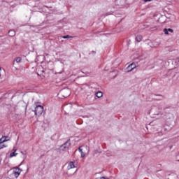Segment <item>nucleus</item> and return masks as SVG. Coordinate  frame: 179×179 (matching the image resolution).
Listing matches in <instances>:
<instances>
[{"label": "nucleus", "mask_w": 179, "mask_h": 179, "mask_svg": "<svg viewBox=\"0 0 179 179\" xmlns=\"http://www.w3.org/2000/svg\"><path fill=\"white\" fill-rule=\"evenodd\" d=\"M43 112H44V107H43L42 106L38 105L36 107L35 114L36 115H38V117H40V115H41Z\"/></svg>", "instance_id": "1"}, {"label": "nucleus", "mask_w": 179, "mask_h": 179, "mask_svg": "<svg viewBox=\"0 0 179 179\" xmlns=\"http://www.w3.org/2000/svg\"><path fill=\"white\" fill-rule=\"evenodd\" d=\"M60 94L66 99L71 96V90L69 88L63 89L60 91Z\"/></svg>", "instance_id": "2"}, {"label": "nucleus", "mask_w": 179, "mask_h": 179, "mask_svg": "<svg viewBox=\"0 0 179 179\" xmlns=\"http://www.w3.org/2000/svg\"><path fill=\"white\" fill-rule=\"evenodd\" d=\"M13 173L15 177V178H17L19 176H20V173H22V170L20 167H15L13 169Z\"/></svg>", "instance_id": "3"}, {"label": "nucleus", "mask_w": 179, "mask_h": 179, "mask_svg": "<svg viewBox=\"0 0 179 179\" xmlns=\"http://www.w3.org/2000/svg\"><path fill=\"white\" fill-rule=\"evenodd\" d=\"M69 146H71V141H68L61 145L60 149L62 150H66V149L69 148Z\"/></svg>", "instance_id": "4"}, {"label": "nucleus", "mask_w": 179, "mask_h": 179, "mask_svg": "<svg viewBox=\"0 0 179 179\" xmlns=\"http://www.w3.org/2000/svg\"><path fill=\"white\" fill-rule=\"evenodd\" d=\"M135 68H136V64L134 63H131L127 66V72H132V71H134Z\"/></svg>", "instance_id": "5"}, {"label": "nucleus", "mask_w": 179, "mask_h": 179, "mask_svg": "<svg viewBox=\"0 0 179 179\" xmlns=\"http://www.w3.org/2000/svg\"><path fill=\"white\" fill-rule=\"evenodd\" d=\"M76 166H75V162H70L67 166V170H72V169H75Z\"/></svg>", "instance_id": "6"}, {"label": "nucleus", "mask_w": 179, "mask_h": 179, "mask_svg": "<svg viewBox=\"0 0 179 179\" xmlns=\"http://www.w3.org/2000/svg\"><path fill=\"white\" fill-rule=\"evenodd\" d=\"M169 31H170V33H174V30H173V29L171 28H169V29H164V34H169Z\"/></svg>", "instance_id": "7"}, {"label": "nucleus", "mask_w": 179, "mask_h": 179, "mask_svg": "<svg viewBox=\"0 0 179 179\" xmlns=\"http://www.w3.org/2000/svg\"><path fill=\"white\" fill-rule=\"evenodd\" d=\"M8 34H9L10 37H13L15 36L16 32L13 30H10L8 32Z\"/></svg>", "instance_id": "8"}, {"label": "nucleus", "mask_w": 179, "mask_h": 179, "mask_svg": "<svg viewBox=\"0 0 179 179\" xmlns=\"http://www.w3.org/2000/svg\"><path fill=\"white\" fill-rule=\"evenodd\" d=\"M5 148H8V145H5L2 141H0V150L1 149H5Z\"/></svg>", "instance_id": "9"}, {"label": "nucleus", "mask_w": 179, "mask_h": 179, "mask_svg": "<svg viewBox=\"0 0 179 179\" xmlns=\"http://www.w3.org/2000/svg\"><path fill=\"white\" fill-rule=\"evenodd\" d=\"M13 152L10 154V157H15L17 156V153H16V150L13 149Z\"/></svg>", "instance_id": "10"}, {"label": "nucleus", "mask_w": 179, "mask_h": 179, "mask_svg": "<svg viewBox=\"0 0 179 179\" xmlns=\"http://www.w3.org/2000/svg\"><path fill=\"white\" fill-rule=\"evenodd\" d=\"M142 35H138L136 37V41H138V43H141V41H142Z\"/></svg>", "instance_id": "11"}, {"label": "nucleus", "mask_w": 179, "mask_h": 179, "mask_svg": "<svg viewBox=\"0 0 179 179\" xmlns=\"http://www.w3.org/2000/svg\"><path fill=\"white\" fill-rule=\"evenodd\" d=\"M96 96L98 97V99H100V97H103V92L99 91L96 93Z\"/></svg>", "instance_id": "12"}, {"label": "nucleus", "mask_w": 179, "mask_h": 179, "mask_svg": "<svg viewBox=\"0 0 179 179\" xmlns=\"http://www.w3.org/2000/svg\"><path fill=\"white\" fill-rule=\"evenodd\" d=\"M8 139H6V137H2L0 138V142H2L3 143H5V142H8Z\"/></svg>", "instance_id": "13"}, {"label": "nucleus", "mask_w": 179, "mask_h": 179, "mask_svg": "<svg viewBox=\"0 0 179 179\" xmlns=\"http://www.w3.org/2000/svg\"><path fill=\"white\" fill-rule=\"evenodd\" d=\"M78 150L81 154V157H85V152H83V151L82 150V148H79Z\"/></svg>", "instance_id": "14"}, {"label": "nucleus", "mask_w": 179, "mask_h": 179, "mask_svg": "<svg viewBox=\"0 0 179 179\" xmlns=\"http://www.w3.org/2000/svg\"><path fill=\"white\" fill-rule=\"evenodd\" d=\"M15 62H17V64H20V62H22V57H17L15 59Z\"/></svg>", "instance_id": "15"}, {"label": "nucleus", "mask_w": 179, "mask_h": 179, "mask_svg": "<svg viewBox=\"0 0 179 179\" xmlns=\"http://www.w3.org/2000/svg\"><path fill=\"white\" fill-rule=\"evenodd\" d=\"M62 38H72V36H71L69 35H66V36H62Z\"/></svg>", "instance_id": "16"}, {"label": "nucleus", "mask_w": 179, "mask_h": 179, "mask_svg": "<svg viewBox=\"0 0 179 179\" xmlns=\"http://www.w3.org/2000/svg\"><path fill=\"white\" fill-rule=\"evenodd\" d=\"M145 2H152V0H143Z\"/></svg>", "instance_id": "17"}, {"label": "nucleus", "mask_w": 179, "mask_h": 179, "mask_svg": "<svg viewBox=\"0 0 179 179\" xmlns=\"http://www.w3.org/2000/svg\"><path fill=\"white\" fill-rule=\"evenodd\" d=\"M99 179H108V178H107L106 177H101V178H99Z\"/></svg>", "instance_id": "18"}, {"label": "nucleus", "mask_w": 179, "mask_h": 179, "mask_svg": "<svg viewBox=\"0 0 179 179\" xmlns=\"http://www.w3.org/2000/svg\"><path fill=\"white\" fill-rule=\"evenodd\" d=\"M157 115H160V113H157Z\"/></svg>", "instance_id": "19"}, {"label": "nucleus", "mask_w": 179, "mask_h": 179, "mask_svg": "<svg viewBox=\"0 0 179 179\" xmlns=\"http://www.w3.org/2000/svg\"><path fill=\"white\" fill-rule=\"evenodd\" d=\"M13 65L15 66V61L13 62Z\"/></svg>", "instance_id": "20"}, {"label": "nucleus", "mask_w": 179, "mask_h": 179, "mask_svg": "<svg viewBox=\"0 0 179 179\" xmlns=\"http://www.w3.org/2000/svg\"><path fill=\"white\" fill-rule=\"evenodd\" d=\"M1 69L0 68V72H1Z\"/></svg>", "instance_id": "21"}, {"label": "nucleus", "mask_w": 179, "mask_h": 179, "mask_svg": "<svg viewBox=\"0 0 179 179\" xmlns=\"http://www.w3.org/2000/svg\"><path fill=\"white\" fill-rule=\"evenodd\" d=\"M0 76H1V73H0Z\"/></svg>", "instance_id": "22"}]
</instances>
